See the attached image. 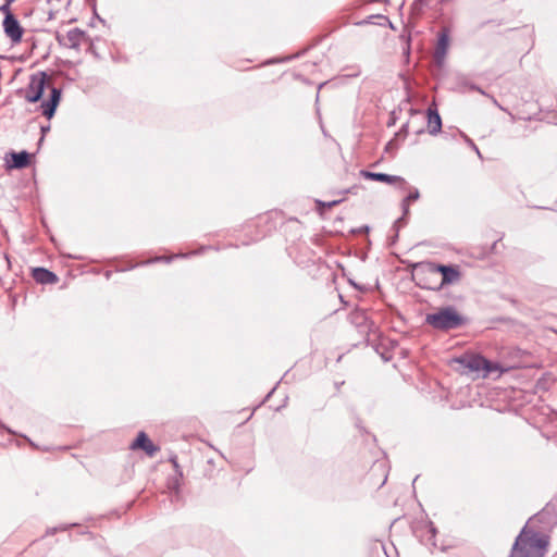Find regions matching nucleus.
<instances>
[{
    "mask_svg": "<svg viewBox=\"0 0 557 557\" xmlns=\"http://www.w3.org/2000/svg\"><path fill=\"white\" fill-rule=\"evenodd\" d=\"M51 77L42 71H38L29 76V82L23 90V96L27 102L35 103L40 100L46 88L50 89V99L42 102V114L51 119L61 99V89L50 85Z\"/></svg>",
    "mask_w": 557,
    "mask_h": 557,
    "instance_id": "1",
    "label": "nucleus"
},
{
    "mask_svg": "<svg viewBox=\"0 0 557 557\" xmlns=\"http://www.w3.org/2000/svg\"><path fill=\"white\" fill-rule=\"evenodd\" d=\"M549 540L525 525L516 539L510 557H544Z\"/></svg>",
    "mask_w": 557,
    "mask_h": 557,
    "instance_id": "2",
    "label": "nucleus"
},
{
    "mask_svg": "<svg viewBox=\"0 0 557 557\" xmlns=\"http://www.w3.org/2000/svg\"><path fill=\"white\" fill-rule=\"evenodd\" d=\"M425 322L436 330L447 331L462 324V317L451 307L443 308L437 312L430 313Z\"/></svg>",
    "mask_w": 557,
    "mask_h": 557,
    "instance_id": "3",
    "label": "nucleus"
},
{
    "mask_svg": "<svg viewBox=\"0 0 557 557\" xmlns=\"http://www.w3.org/2000/svg\"><path fill=\"white\" fill-rule=\"evenodd\" d=\"M426 271L431 274H437L440 273L442 275V281L440 286H446L451 285L457 282H459L461 277V273L459 271V268L457 265H446V264H438L434 262H428L424 264Z\"/></svg>",
    "mask_w": 557,
    "mask_h": 557,
    "instance_id": "4",
    "label": "nucleus"
},
{
    "mask_svg": "<svg viewBox=\"0 0 557 557\" xmlns=\"http://www.w3.org/2000/svg\"><path fill=\"white\" fill-rule=\"evenodd\" d=\"M453 362L458 363L463 371L479 372L483 370H491L488 360L475 354H463L453 359Z\"/></svg>",
    "mask_w": 557,
    "mask_h": 557,
    "instance_id": "5",
    "label": "nucleus"
},
{
    "mask_svg": "<svg viewBox=\"0 0 557 557\" xmlns=\"http://www.w3.org/2000/svg\"><path fill=\"white\" fill-rule=\"evenodd\" d=\"M3 30L12 44H18L23 37V28L14 15H7L3 20Z\"/></svg>",
    "mask_w": 557,
    "mask_h": 557,
    "instance_id": "6",
    "label": "nucleus"
},
{
    "mask_svg": "<svg viewBox=\"0 0 557 557\" xmlns=\"http://www.w3.org/2000/svg\"><path fill=\"white\" fill-rule=\"evenodd\" d=\"M86 34L79 28L70 29L64 36H59V42L70 49L79 50L82 42L85 40Z\"/></svg>",
    "mask_w": 557,
    "mask_h": 557,
    "instance_id": "7",
    "label": "nucleus"
},
{
    "mask_svg": "<svg viewBox=\"0 0 557 557\" xmlns=\"http://www.w3.org/2000/svg\"><path fill=\"white\" fill-rule=\"evenodd\" d=\"M129 448L132 450L141 449L149 457H153L160 450V448L149 440L145 432L138 433L136 440L129 445Z\"/></svg>",
    "mask_w": 557,
    "mask_h": 557,
    "instance_id": "8",
    "label": "nucleus"
},
{
    "mask_svg": "<svg viewBox=\"0 0 557 557\" xmlns=\"http://www.w3.org/2000/svg\"><path fill=\"white\" fill-rule=\"evenodd\" d=\"M361 175L364 178L371 180V181H377L383 182L387 184H399L401 189H405L406 187V181L397 175H389L385 173H376V172H370V171H361Z\"/></svg>",
    "mask_w": 557,
    "mask_h": 557,
    "instance_id": "9",
    "label": "nucleus"
},
{
    "mask_svg": "<svg viewBox=\"0 0 557 557\" xmlns=\"http://www.w3.org/2000/svg\"><path fill=\"white\" fill-rule=\"evenodd\" d=\"M448 46H449L448 34L446 32H443L438 36L437 46H436L435 53H434V58L438 63H441L445 59Z\"/></svg>",
    "mask_w": 557,
    "mask_h": 557,
    "instance_id": "10",
    "label": "nucleus"
},
{
    "mask_svg": "<svg viewBox=\"0 0 557 557\" xmlns=\"http://www.w3.org/2000/svg\"><path fill=\"white\" fill-rule=\"evenodd\" d=\"M33 276L40 284H54L58 282V276L45 268H36Z\"/></svg>",
    "mask_w": 557,
    "mask_h": 557,
    "instance_id": "11",
    "label": "nucleus"
},
{
    "mask_svg": "<svg viewBox=\"0 0 557 557\" xmlns=\"http://www.w3.org/2000/svg\"><path fill=\"white\" fill-rule=\"evenodd\" d=\"M428 122H429V133L431 135H436L441 132L442 120L436 110H432L431 108L428 110Z\"/></svg>",
    "mask_w": 557,
    "mask_h": 557,
    "instance_id": "12",
    "label": "nucleus"
},
{
    "mask_svg": "<svg viewBox=\"0 0 557 557\" xmlns=\"http://www.w3.org/2000/svg\"><path fill=\"white\" fill-rule=\"evenodd\" d=\"M12 168L23 169L28 165L29 154L26 151L12 153Z\"/></svg>",
    "mask_w": 557,
    "mask_h": 557,
    "instance_id": "13",
    "label": "nucleus"
},
{
    "mask_svg": "<svg viewBox=\"0 0 557 557\" xmlns=\"http://www.w3.org/2000/svg\"><path fill=\"white\" fill-rule=\"evenodd\" d=\"M424 529H425V532L420 535L422 542L425 545H430V546L436 547L435 542H433V539H434V536L436 534L435 527L433 525L432 522H429V523L425 524Z\"/></svg>",
    "mask_w": 557,
    "mask_h": 557,
    "instance_id": "14",
    "label": "nucleus"
},
{
    "mask_svg": "<svg viewBox=\"0 0 557 557\" xmlns=\"http://www.w3.org/2000/svg\"><path fill=\"white\" fill-rule=\"evenodd\" d=\"M420 198V193L417 188H411L408 196L403 200L401 208L404 211V214H407L409 211V203L411 201H416Z\"/></svg>",
    "mask_w": 557,
    "mask_h": 557,
    "instance_id": "15",
    "label": "nucleus"
},
{
    "mask_svg": "<svg viewBox=\"0 0 557 557\" xmlns=\"http://www.w3.org/2000/svg\"><path fill=\"white\" fill-rule=\"evenodd\" d=\"M491 370H483V376H487L488 374L493 373V372H499L500 371V367L498 363H494V362H491L488 361V367Z\"/></svg>",
    "mask_w": 557,
    "mask_h": 557,
    "instance_id": "16",
    "label": "nucleus"
},
{
    "mask_svg": "<svg viewBox=\"0 0 557 557\" xmlns=\"http://www.w3.org/2000/svg\"><path fill=\"white\" fill-rule=\"evenodd\" d=\"M11 5L9 3H3L1 7H0V12H2L4 14V16L7 15H13L12 12H11Z\"/></svg>",
    "mask_w": 557,
    "mask_h": 557,
    "instance_id": "17",
    "label": "nucleus"
},
{
    "mask_svg": "<svg viewBox=\"0 0 557 557\" xmlns=\"http://www.w3.org/2000/svg\"><path fill=\"white\" fill-rule=\"evenodd\" d=\"M466 141L468 143V145L471 147V149H473L475 151V153L478 154L479 158H482V154L479 150V148L476 147V145L468 137H466Z\"/></svg>",
    "mask_w": 557,
    "mask_h": 557,
    "instance_id": "18",
    "label": "nucleus"
},
{
    "mask_svg": "<svg viewBox=\"0 0 557 557\" xmlns=\"http://www.w3.org/2000/svg\"><path fill=\"white\" fill-rule=\"evenodd\" d=\"M176 257H178V255H176ZM173 258H175V256L173 257H158L153 260H149V261H146L145 263H150V262H154V261H166V262H170V260H172Z\"/></svg>",
    "mask_w": 557,
    "mask_h": 557,
    "instance_id": "19",
    "label": "nucleus"
},
{
    "mask_svg": "<svg viewBox=\"0 0 557 557\" xmlns=\"http://www.w3.org/2000/svg\"><path fill=\"white\" fill-rule=\"evenodd\" d=\"M338 201H331V202H327V203H323L324 206H326L327 208H331L333 206H335Z\"/></svg>",
    "mask_w": 557,
    "mask_h": 557,
    "instance_id": "20",
    "label": "nucleus"
},
{
    "mask_svg": "<svg viewBox=\"0 0 557 557\" xmlns=\"http://www.w3.org/2000/svg\"><path fill=\"white\" fill-rule=\"evenodd\" d=\"M492 100H493V103H494L495 106H497V107L502 108V107L498 104V102H497V100H496L495 98H493V97H492Z\"/></svg>",
    "mask_w": 557,
    "mask_h": 557,
    "instance_id": "21",
    "label": "nucleus"
},
{
    "mask_svg": "<svg viewBox=\"0 0 557 557\" xmlns=\"http://www.w3.org/2000/svg\"><path fill=\"white\" fill-rule=\"evenodd\" d=\"M55 531H57V529H51V530H48V533L53 534Z\"/></svg>",
    "mask_w": 557,
    "mask_h": 557,
    "instance_id": "22",
    "label": "nucleus"
},
{
    "mask_svg": "<svg viewBox=\"0 0 557 557\" xmlns=\"http://www.w3.org/2000/svg\"><path fill=\"white\" fill-rule=\"evenodd\" d=\"M421 4H424L428 2V0H418Z\"/></svg>",
    "mask_w": 557,
    "mask_h": 557,
    "instance_id": "23",
    "label": "nucleus"
},
{
    "mask_svg": "<svg viewBox=\"0 0 557 557\" xmlns=\"http://www.w3.org/2000/svg\"><path fill=\"white\" fill-rule=\"evenodd\" d=\"M15 0H7L5 2L9 3L10 5L14 2Z\"/></svg>",
    "mask_w": 557,
    "mask_h": 557,
    "instance_id": "24",
    "label": "nucleus"
},
{
    "mask_svg": "<svg viewBox=\"0 0 557 557\" xmlns=\"http://www.w3.org/2000/svg\"><path fill=\"white\" fill-rule=\"evenodd\" d=\"M476 91H480L481 94L485 95L483 90H481L479 87L475 88Z\"/></svg>",
    "mask_w": 557,
    "mask_h": 557,
    "instance_id": "25",
    "label": "nucleus"
},
{
    "mask_svg": "<svg viewBox=\"0 0 557 557\" xmlns=\"http://www.w3.org/2000/svg\"><path fill=\"white\" fill-rule=\"evenodd\" d=\"M49 2H51L52 0H48Z\"/></svg>",
    "mask_w": 557,
    "mask_h": 557,
    "instance_id": "26",
    "label": "nucleus"
}]
</instances>
